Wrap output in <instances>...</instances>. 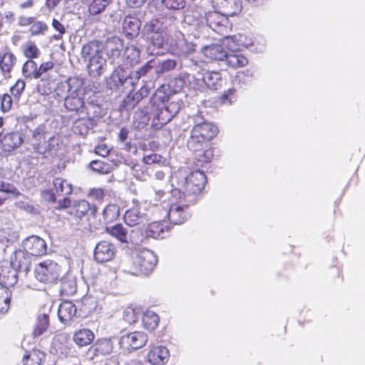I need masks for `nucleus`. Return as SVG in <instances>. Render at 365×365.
<instances>
[{
    "mask_svg": "<svg viewBox=\"0 0 365 365\" xmlns=\"http://www.w3.org/2000/svg\"><path fill=\"white\" fill-rule=\"evenodd\" d=\"M24 140V135L19 131L0 133V143L4 152H11L19 148Z\"/></svg>",
    "mask_w": 365,
    "mask_h": 365,
    "instance_id": "nucleus-17",
    "label": "nucleus"
},
{
    "mask_svg": "<svg viewBox=\"0 0 365 365\" xmlns=\"http://www.w3.org/2000/svg\"><path fill=\"white\" fill-rule=\"evenodd\" d=\"M94 339V334L88 329H82L75 332L73 341L79 346L83 347L89 345Z\"/></svg>",
    "mask_w": 365,
    "mask_h": 365,
    "instance_id": "nucleus-37",
    "label": "nucleus"
},
{
    "mask_svg": "<svg viewBox=\"0 0 365 365\" xmlns=\"http://www.w3.org/2000/svg\"><path fill=\"white\" fill-rule=\"evenodd\" d=\"M143 162L147 165L142 168L141 174L138 173V166L133 168L134 175L141 181H146L150 177V172L155 170V165H166L167 160L165 158L157 153L146 155L143 158Z\"/></svg>",
    "mask_w": 365,
    "mask_h": 365,
    "instance_id": "nucleus-12",
    "label": "nucleus"
},
{
    "mask_svg": "<svg viewBox=\"0 0 365 365\" xmlns=\"http://www.w3.org/2000/svg\"><path fill=\"white\" fill-rule=\"evenodd\" d=\"M48 315L46 314L38 315L33 332L34 336H38L43 334L48 327Z\"/></svg>",
    "mask_w": 365,
    "mask_h": 365,
    "instance_id": "nucleus-49",
    "label": "nucleus"
},
{
    "mask_svg": "<svg viewBox=\"0 0 365 365\" xmlns=\"http://www.w3.org/2000/svg\"><path fill=\"white\" fill-rule=\"evenodd\" d=\"M175 29V19L173 16H162L146 23L143 34L154 46L160 48L168 45L170 34Z\"/></svg>",
    "mask_w": 365,
    "mask_h": 365,
    "instance_id": "nucleus-3",
    "label": "nucleus"
},
{
    "mask_svg": "<svg viewBox=\"0 0 365 365\" xmlns=\"http://www.w3.org/2000/svg\"><path fill=\"white\" fill-rule=\"evenodd\" d=\"M150 92V88L143 85L140 89L133 95H128L123 100L124 107L127 109H133L144 98L147 97Z\"/></svg>",
    "mask_w": 365,
    "mask_h": 365,
    "instance_id": "nucleus-30",
    "label": "nucleus"
},
{
    "mask_svg": "<svg viewBox=\"0 0 365 365\" xmlns=\"http://www.w3.org/2000/svg\"><path fill=\"white\" fill-rule=\"evenodd\" d=\"M168 232V227L163 222L150 223L146 230L145 235L154 239H163Z\"/></svg>",
    "mask_w": 365,
    "mask_h": 365,
    "instance_id": "nucleus-29",
    "label": "nucleus"
},
{
    "mask_svg": "<svg viewBox=\"0 0 365 365\" xmlns=\"http://www.w3.org/2000/svg\"><path fill=\"white\" fill-rule=\"evenodd\" d=\"M22 73L26 78H38V66L33 60H27L22 68Z\"/></svg>",
    "mask_w": 365,
    "mask_h": 365,
    "instance_id": "nucleus-50",
    "label": "nucleus"
},
{
    "mask_svg": "<svg viewBox=\"0 0 365 365\" xmlns=\"http://www.w3.org/2000/svg\"><path fill=\"white\" fill-rule=\"evenodd\" d=\"M138 81L139 74L138 73H132L128 68L118 65L108 80L107 86L110 90L115 89L122 92L132 91Z\"/></svg>",
    "mask_w": 365,
    "mask_h": 365,
    "instance_id": "nucleus-6",
    "label": "nucleus"
},
{
    "mask_svg": "<svg viewBox=\"0 0 365 365\" xmlns=\"http://www.w3.org/2000/svg\"><path fill=\"white\" fill-rule=\"evenodd\" d=\"M11 299V292L0 283V318L9 310Z\"/></svg>",
    "mask_w": 365,
    "mask_h": 365,
    "instance_id": "nucleus-42",
    "label": "nucleus"
},
{
    "mask_svg": "<svg viewBox=\"0 0 365 365\" xmlns=\"http://www.w3.org/2000/svg\"><path fill=\"white\" fill-rule=\"evenodd\" d=\"M23 53L24 56L28 58V60H32L33 58H36L38 57L40 54V51L36 45L32 42L29 41L23 46Z\"/></svg>",
    "mask_w": 365,
    "mask_h": 365,
    "instance_id": "nucleus-55",
    "label": "nucleus"
},
{
    "mask_svg": "<svg viewBox=\"0 0 365 365\" xmlns=\"http://www.w3.org/2000/svg\"><path fill=\"white\" fill-rule=\"evenodd\" d=\"M148 336L143 331H133L121 336L119 339L120 349L125 353L132 351L143 347L148 342Z\"/></svg>",
    "mask_w": 365,
    "mask_h": 365,
    "instance_id": "nucleus-10",
    "label": "nucleus"
},
{
    "mask_svg": "<svg viewBox=\"0 0 365 365\" xmlns=\"http://www.w3.org/2000/svg\"><path fill=\"white\" fill-rule=\"evenodd\" d=\"M73 209L78 218H83L86 215L94 216L96 212L95 205H91L86 200H81L75 202Z\"/></svg>",
    "mask_w": 365,
    "mask_h": 365,
    "instance_id": "nucleus-33",
    "label": "nucleus"
},
{
    "mask_svg": "<svg viewBox=\"0 0 365 365\" xmlns=\"http://www.w3.org/2000/svg\"><path fill=\"white\" fill-rule=\"evenodd\" d=\"M140 29V21L138 19L127 16L123 21V29L125 36L129 38H133L139 34Z\"/></svg>",
    "mask_w": 365,
    "mask_h": 365,
    "instance_id": "nucleus-28",
    "label": "nucleus"
},
{
    "mask_svg": "<svg viewBox=\"0 0 365 365\" xmlns=\"http://www.w3.org/2000/svg\"><path fill=\"white\" fill-rule=\"evenodd\" d=\"M157 262L158 257L153 251L148 249L140 250L131 257L128 262L130 264L127 271L133 275H147L153 272Z\"/></svg>",
    "mask_w": 365,
    "mask_h": 365,
    "instance_id": "nucleus-5",
    "label": "nucleus"
},
{
    "mask_svg": "<svg viewBox=\"0 0 365 365\" xmlns=\"http://www.w3.org/2000/svg\"><path fill=\"white\" fill-rule=\"evenodd\" d=\"M147 202L133 200V206L129 208L124 215V220L127 225L134 227L147 224L150 220V213Z\"/></svg>",
    "mask_w": 365,
    "mask_h": 365,
    "instance_id": "nucleus-8",
    "label": "nucleus"
},
{
    "mask_svg": "<svg viewBox=\"0 0 365 365\" xmlns=\"http://www.w3.org/2000/svg\"><path fill=\"white\" fill-rule=\"evenodd\" d=\"M61 267L53 260L47 259L38 264L35 268L37 280L45 283L56 282L60 275Z\"/></svg>",
    "mask_w": 365,
    "mask_h": 365,
    "instance_id": "nucleus-9",
    "label": "nucleus"
},
{
    "mask_svg": "<svg viewBox=\"0 0 365 365\" xmlns=\"http://www.w3.org/2000/svg\"><path fill=\"white\" fill-rule=\"evenodd\" d=\"M106 232L122 243H129L131 241L128 229L122 224L107 227Z\"/></svg>",
    "mask_w": 365,
    "mask_h": 365,
    "instance_id": "nucleus-31",
    "label": "nucleus"
},
{
    "mask_svg": "<svg viewBox=\"0 0 365 365\" xmlns=\"http://www.w3.org/2000/svg\"><path fill=\"white\" fill-rule=\"evenodd\" d=\"M163 4L170 9H180L185 6L184 0H163Z\"/></svg>",
    "mask_w": 365,
    "mask_h": 365,
    "instance_id": "nucleus-63",
    "label": "nucleus"
},
{
    "mask_svg": "<svg viewBox=\"0 0 365 365\" xmlns=\"http://www.w3.org/2000/svg\"><path fill=\"white\" fill-rule=\"evenodd\" d=\"M141 317L143 325L145 329L153 330L158 326L160 319L153 311L147 310Z\"/></svg>",
    "mask_w": 365,
    "mask_h": 365,
    "instance_id": "nucleus-44",
    "label": "nucleus"
},
{
    "mask_svg": "<svg viewBox=\"0 0 365 365\" xmlns=\"http://www.w3.org/2000/svg\"><path fill=\"white\" fill-rule=\"evenodd\" d=\"M90 167L92 170L97 173L106 174L109 172V165L101 160H93L90 163Z\"/></svg>",
    "mask_w": 365,
    "mask_h": 365,
    "instance_id": "nucleus-56",
    "label": "nucleus"
},
{
    "mask_svg": "<svg viewBox=\"0 0 365 365\" xmlns=\"http://www.w3.org/2000/svg\"><path fill=\"white\" fill-rule=\"evenodd\" d=\"M141 316V312L139 308L128 307L123 312V318L127 323L133 324L135 323Z\"/></svg>",
    "mask_w": 365,
    "mask_h": 365,
    "instance_id": "nucleus-53",
    "label": "nucleus"
},
{
    "mask_svg": "<svg viewBox=\"0 0 365 365\" xmlns=\"http://www.w3.org/2000/svg\"><path fill=\"white\" fill-rule=\"evenodd\" d=\"M207 142L191 130L190 136L187 140V146L192 152H201Z\"/></svg>",
    "mask_w": 365,
    "mask_h": 365,
    "instance_id": "nucleus-47",
    "label": "nucleus"
},
{
    "mask_svg": "<svg viewBox=\"0 0 365 365\" xmlns=\"http://www.w3.org/2000/svg\"><path fill=\"white\" fill-rule=\"evenodd\" d=\"M58 138L56 137H51L44 147L38 143L34 145V149L36 153L46 157L48 154L52 153L58 149Z\"/></svg>",
    "mask_w": 365,
    "mask_h": 365,
    "instance_id": "nucleus-38",
    "label": "nucleus"
},
{
    "mask_svg": "<svg viewBox=\"0 0 365 365\" xmlns=\"http://www.w3.org/2000/svg\"><path fill=\"white\" fill-rule=\"evenodd\" d=\"M120 214V207L115 204H109L103 211V220L106 222H110L116 220Z\"/></svg>",
    "mask_w": 365,
    "mask_h": 365,
    "instance_id": "nucleus-52",
    "label": "nucleus"
},
{
    "mask_svg": "<svg viewBox=\"0 0 365 365\" xmlns=\"http://www.w3.org/2000/svg\"><path fill=\"white\" fill-rule=\"evenodd\" d=\"M123 49V42L120 38L113 36L107 39L105 50L110 63L120 65L123 61L122 52Z\"/></svg>",
    "mask_w": 365,
    "mask_h": 365,
    "instance_id": "nucleus-13",
    "label": "nucleus"
},
{
    "mask_svg": "<svg viewBox=\"0 0 365 365\" xmlns=\"http://www.w3.org/2000/svg\"><path fill=\"white\" fill-rule=\"evenodd\" d=\"M19 238V233L16 230L9 226L0 229V241L2 242H14Z\"/></svg>",
    "mask_w": 365,
    "mask_h": 365,
    "instance_id": "nucleus-51",
    "label": "nucleus"
},
{
    "mask_svg": "<svg viewBox=\"0 0 365 365\" xmlns=\"http://www.w3.org/2000/svg\"><path fill=\"white\" fill-rule=\"evenodd\" d=\"M180 36L182 37H178L173 43H170L171 52L179 57L187 56L192 53L195 51V45L185 39L181 33H180Z\"/></svg>",
    "mask_w": 365,
    "mask_h": 365,
    "instance_id": "nucleus-23",
    "label": "nucleus"
},
{
    "mask_svg": "<svg viewBox=\"0 0 365 365\" xmlns=\"http://www.w3.org/2000/svg\"><path fill=\"white\" fill-rule=\"evenodd\" d=\"M252 44L250 38H247L243 34H237L226 36L223 41V45L230 52H240L243 48H247Z\"/></svg>",
    "mask_w": 365,
    "mask_h": 365,
    "instance_id": "nucleus-20",
    "label": "nucleus"
},
{
    "mask_svg": "<svg viewBox=\"0 0 365 365\" xmlns=\"http://www.w3.org/2000/svg\"><path fill=\"white\" fill-rule=\"evenodd\" d=\"M223 62L227 67L235 69L247 66L248 59L240 52H227Z\"/></svg>",
    "mask_w": 365,
    "mask_h": 365,
    "instance_id": "nucleus-32",
    "label": "nucleus"
},
{
    "mask_svg": "<svg viewBox=\"0 0 365 365\" xmlns=\"http://www.w3.org/2000/svg\"><path fill=\"white\" fill-rule=\"evenodd\" d=\"M204 55L211 60L223 61L226 57L227 51L222 45L212 44L205 46L203 49Z\"/></svg>",
    "mask_w": 365,
    "mask_h": 365,
    "instance_id": "nucleus-34",
    "label": "nucleus"
},
{
    "mask_svg": "<svg viewBox=\"0 0 365 365\" xmlns=\"http://www.w3.org/2000/svg\"><path fill=\"white\" fill-rule=\"evenodd\" d=\"M56 96L64 99L65 108L70 111L88 114V107L84 102V81L78 77H70L59 83L56 89Z\"/></svg>",
    "mask_w": 365,
    "mask_h": 365,
    "instance_id": "nucleus-1",
    "label": "nucleus"
},
{
    "mask_svg": "<svg viewBox=\"0 0 365 365\" xmlns=\"http://www.w3.org/2000/svg\"><path fill=\"white\" fill-rule=\"evenodd\" d=\"M176 66V61L173 59H168L162 61L156 68L158 73H163L174 69Z\"/></svg>",
    "mask_w": 365,
    "mask_h": 365,
    "instance_id": "nucleus-57",
    "label": "nucleus"
},
{
    "mask_svg": "<svg viewBox=\"0 0 365 365\" xmlns=\"http://www.w3.org/2000/svg\"><path fill=\"white\" fill-rule=\"evenodd\" d=\"M169 202L167 205V216L171 223L180 225L190 217L189 204L194 202L187 201V198L178 195L174 196L172 191L170 193Z\"/></svg>",
    "mask_w": 365,
    "mask_h": 365,
    "instance_id": "nucleus-7",
    "label": "nucleus"
},
{
    "mask_svg": "<svg viewBox=\"0 0 365 365\" xmlns=\"http://www.w3.org/2000/svg\"><path fill=\"white\" fill-rule=\"evenodd\" d=\"M24 251L31 256H41L46 252V242L38 236L31 235L25 239L22 244Z\"/></svg>",
    "mask_w": 365,
    "mask_h": 365,
    "instance_id": "nucleus-14",
    "label": "nucleus"
},
{
    "mask_svg": "<svg viewBox=\"0 0 365 365\" xmlns=\"http://www.w3.org/2000/svg\"><path fill=\"white\" fill-rule=\"evenodd\" d=\"M43 356V353L33 351L29 354L24 356L23 364L24 365H41Z\"/></svg>",
    "mask_w": 365,
    "mask_h": 365,
    "instance_id": "nucleus-54",
    "label": "nucleus"
},
{
    "mask_svg": "<svg viewBox=\"0 0 365 365\" xmlns=\"http://www.w3.org/2000/svg\"><path fill=\"white\" fill-rule=\"evenodd\" d=\"M103 46L98 41H90L81 49L82 58L88 61L87 68L90 76L98 77L106 70V60L103 56Z\"/></svg>",
    "mask_w": 365,
    "mask_h": 365,
    "instance_id": "nucleus-4",
    "label": "nucleus"
},
{
    "mask_svg": "<svg viewBox=\"0 0 365 365\" xmlns=\"http://www.w3.org/2000/svg\"><path fill=\"white\" fill-rule=\"evenodd\" d=\"M88 121V118L86 119L84 118L77 120L74 123L75 132H78L80 135L87 133L89 129Z\"/></svg>",
    "mask_w": 365,
    "mask_h": 365,
    "instance_id": "nucleus-58",
    "label": "nucleus"
},
{
    "mask_svg": "<svg viewBox=\"0 0 365 365\" xmlns=\"http://www.w3.org/2000/svg\"><path fill=\"white\" fill-rule=\"evenodd\" d=\"M113 349V344L110 339H103L97 341L93 346V351L96 356H106L110 354Z\"/></svg>",
    "mask_w": 365,
    "mask_h": 365,
    "instance_id": "nucleus-45",
    "label": "nucleus"
},
{
    "mask_svg": "<svg viewBox=\"0 0 365 365\" xmlns=\"http://www.w3.org/2000/svg\"><path fill=\"white\" fill-rule=\"evenodd\" d=\"M255 76L254 71L251 69H245L238 71L234 78L235 83L240 87L250 85Z\"/></svg>",
    "mask_w": 365,
    "mask_h": 365,
    "instance_id": "nucleus-46",
    "label": "nucleus"
},
{
    "mask_svg": "<svg viewBox=\"0 0 365 365\" xmlns=\"http://www.w3.org/2000/svg\"><path fill=\"white\" fill-rule=\"evenodd\" d=\"M37 91L41 95H48L51 92V88L48 81L41 79L36 86Z\"/></svg>",
    "mask_w": 365,
    "mask_h": 365,
    "instance_id": "nucleus-62",
    "label": "nucleus"
},
{
    "mask_svg": "<svg viewBox=\"0 0 365 365\" xmlns=\"http://www.w3.org/2000/svg\"><path fill=\"white\" fill-rule=\"evenodd\" d=\"M78 317V309L76 304L70 301H64L59 305L58 317L61 322L64 324L72 321L74 317Z\"/></svg>",
    "mask_w": 365,
    "mask_h": 365,
    "instance_id": "nucleus-21",
    "label": "nucleus"
},
{
    "mask_svg": "<svg viewBox=\"0 0 365 365\" xmlns=\"http://www.w3.org/2000/svg\"><path fill=\"white\" fill-rule=\"evenodd\" d=\"M77 291L76 277L67 273L61 280L60 293L62 296H72Z\"/></svg>",
    "mask_w": 365,
    "mask_h": 365,
    "instance_id": "nucleus-27",
    "label": "nucleus"
},
{
    "mask_svg": "<svg viewBox=\"0 0 365 365\" xmlns=\"http://www.w3.org/2000/svg\"><path fill=\"white\" fill-rule=\"evenodd\" d=\"M165 108L168 109V113L172 115L174 118L180 111L181 108V104L179 101H172L168 104H165Z\"/></svg>",
    "mask_w": 365,
    "mask_h": 365,
    "instance_id": "nucleus-64",
    "label": "nucleus"
},
{
    "mask_svg": "<svg viewBox=\"0 0 365 365\" xmlns=\"http://www.w3.org/2000/svg\"><path fill=\"white\" fill-rule=\"evenodd\" d=\"M206 180L202 171L195 170L187 175L185 170H180L172 176V185L175 187L172 193L174 196L182 195L187 201L195 202L196 196L204 189Z\"/></svg>",
    "mask_w": 365,
    "mask_h": 365,
    "instance_id": "nucleus-2",
    "label": "nucleus"
},
{
    "mask_svg": "<svg viewBox=\"0 0 365 365\" xmlns=\"http://www.w3.org/2000/svg\"><path fill=\"white\" fill-rule=\"evenodd\" d=\"M203 81L207 87L217 91L222 86V75L217 71H207L203 74Z\"/></svg>",
    "mask_w": 365,
    "mask_h": 365,
    "instance_id": "nucleus-35",
    "label": "nucleus"
},
{
    "mask_svg": "<svg viewBox=\"0 0 365 365\" xmlns=\"http://www.w3.org/2000/svg\"><path fill=\"white\" fill-rule=\"evenodd\" d=\"M53 183L54 189L53 190V192L51 194L50 200L53 202L58 200L61 208L68 207L71 201L67 196L72 192L71 184L61 178H55Z\"/></svg>",
    "mask_w": 365,
    "mask_h": 365,
    "instance_id": "nucleus-11",
    "label": "nucleus"
},
{
    "mask_svg": "<svg viewBox=\"0 0 365 365\" xmlns=\"http://www.w3.org/2000/svg\"><path fill=\"white\" fill-rule=\"evenodd\" d=\"M97 307L96 301L91 297H84L82 301L79 303L78 307V317H86L93 311H95Z\"/></svg>",
    "mask_w": 365,
    "mask_h": 365,
    "instance_id": "nucleus-40",
    "label": "nucleus"
},
{
    "mask_svg": "<svg viewBox=\"0 0 365 365\" xmlns=\"http://www.w3.org/2000/svg\"><path fill=\"white\" fill-rule=\"evenodd\" d=\"M48 26L43 21H36L32 24L30 28V32L33 36H37L41 34H44V33L47 31Z\"/></svg>",
    "mask_w": 365,
    "mask_h": 365,
    "instance_id": "nucleus-59",
    "label": "nucleus"
},
{
    "mask_svg": "<svg viewBox=\"0 0 365 365\" xmlns=\"http://www.w3.org/2000/svg\"><path fill=\"white\" fill-rule=\"evenodd\" d=\"M20 274L16 268L11 267V262H4L0 264V283L3 286H14L18 282V275Z\"/></svg>",
    "mask_w": 365,
    "mask_h": 365,
    "instance_id": "nucleus-19",
    "label": "nucleus"
},
{
    "mask_svg": "<svg viewBox=\"0 0 365 365\" xmlns=\"http://www.w3.org/2000/svg\"><path fill=\"white\" fill-rule=\"evenodd\" d=\"M228 16L224 15L220 11L208 13L206 16L207 26L217 34H223L227 31L229 21Z\"/></svg>",
    "mask_w": 365,
    "mask_h": 365,
    "instance_id": "nucleus-16",
    "label": "nucleus"
},
{
    "mask_svg": "<svg viewBox=\"0 0 365 365\" xmlns=\"http://www.w3.org/2000/svg\"><path fill=\"white\" fill-rule=\"evenodd\" d=\"M88 5V13L91 16L101 14L109 5L112 0H83Z\"/></svg>",
    "mask_w": 365,
    "mask_h": 365,
    "instance_id": "nucleus-41",
    "label": "nucleus"
},
{
    "mask_svg": "<svg viewBox=\"0 0 365 365\" xmlns=\"http://www.w3.org/2000/svg\"><path fill=\"white\" fill-rule=\"evenodd\" d=\"M166 91L167 88L165 86H162L155 91L150 101L151 107L156 106L157 105H165V103L170 99V94Z\"/></svg>",
    "mask_w": 365,
    "mask_h": 365,
    "instance_id": "nucleus-43",
    "label": "nucleus"
},
{
    "mask_svg": "<svg viewBox=\"0 0 365 365\" xmlns=\"http://www.w3.org/2000/svg\"><path fill=\"white\" fill-rule=\"evenodd\" d=\"M212 4L215 10L227 16H237L242 9V0H212Z\"/></svg>",
    "mask_w": 365,
    "mask_h": 365,
    "instance_id": "nucleus-15",
    "label": "nucleus"
},
{
    "mask_svg": "<svg viewBox=\"0 0 365 365\" xmlns=\"http://www.w3.org/2000/svg\"><path fill=\"white\" fill-rule=\"evenodd\" d=\"M192 130L207 143L217 133V127L212 123L203 122L195 125Z\"/></svg>",
    "mask_w": 365,
    "mask_h": 365,
    "instance_id": "nucleus-25",
    "label": "nucleus"
},
{
    "mask_svg": "<svg viewBox=\"0 0 365 365\" xmlns=\"http://www.w3.org/2000/svg\"><path fill=\"white\" fill-rule=\"evenodd\" d=\"M116 248L108 241H101L94 250V259L98 262L103 263L111 261L115 256Z\"/></svg>",
    "mask_w": 365,
    "mask_h": 365,
    "instance_id": "nucleus-18",
    "label": "nucleus"
},
{
    "mask_svg": "<svg viewBox=\"0 0 365 365\" xmlns=\"http://www.w3.org/2000/svg\"><path fill=\"white\" fill-rule=\"evenodd\" d=\"M0 191L13 194L16 197H18L20 195V192L14 185L4 181H0Z\"/></svg>",
    "mask_w": 365,
    "mask_h": 365,
    "instance_id": "nucleus-60",
    "label": "nucleus"
},
{
    "mask_svg": "<svg viewBox=\"0 0 365 365\" xmlns=\"http://www.w3.org/2000/svg\"><path fill=\"white\" fill-rule=\"evenodd\" d=\"M16 56L11 52H6L0 60V68L6 78L11 76V71L16 63Z\"/></svg>",
    "mask_w": 365,
    "mask_h": 365,
    "instance_id": "nucleus-36",
    "label": "nucleus"
},
{
    "mask_svg": "<svg viewBox=\"0 0 365 365\" xmlns=\"http://www.w3.org/2000/svg\"><path fill=\"white\" fill-rule=\"evenodd\" d=\"M148 108L140 109L136 111L133 116L134 125L138 129L144 128L153 118L151 115V108L148 110Z\"/></svg>",
    "mask_w": 365,
    "mask_h": 365,
    "instance_id": "nucleus-39",
    "label": "nucleus"
},
{
    "mask_svg": "<svg viewBox=\"0 0 365 365\" xmlns=\"http://www.w3.org/2000/svg\"><path fill=\"white\" fill-rule=\"evenodd\" d=\"M214 157V149L212 148H207L205 150L199 152L198 160L202 163H208Z\"/></svg>",
    "mask_w": 365,
    "mask_h": 365,
    "instance_id": "nucleus-61",
    "label": "nucleus"
},
{
    "mask_svg": "<svg viewBox=\"0 0 365 365\" xmlns=\"http://www.w3.org/2000/svg\"><path fill=\"white\" fill-rule=\"evenodd\" d=\"M170 357L168 349L164 346L153 347L148 354V361L153 365H164Z\"/></svg>",
    "mask_w": 365,
    "mask_h": 365,
    "instance_id": "nucleus-24",
    "label": "nucleus"
},
{
    "mask_svg": "<svg viewBox=\"0 0 365 365\" xmlns=\"http://www.w3.org/2000/svg\"><path fill=\"white\" fill-rule=\"evenodd\" d=\"M127 65L130 66L138 63L140 61V50L135 46H127L124 51Z\"/></svg>",
    "mask_w": 365,
    "mask_h": 365,
    "instance_id": "nucleus-48",
    "label": "nucleus"
},
{
    "mask_svg": "<svg viewBox=\"0 0 365 365\" xmlns=\"http://www.w3.org/2000/svg\"><path fill=\"white\" fill-rule=\"evenodd\" d=\"M26 254L24 251L15 250L11 257V267L16 268L20 274L26 275L30 271L31 262Z\"/></svg>",
    "mask_w": 365,
    "mask_h": 365,
    "instance_id": "nucleus-22",
    "label": "nucleus"
},
{
    "mask_svg": "<svg viewBox=\"0 0 365 365\" xmlns=\"http://www.w3.org/2000/svg\"><path fill=\"white\" fill-rule=\"evenodd\" d=\"M151 115H153V123L157 126L165 125L173 118L170 112L168 113L165 105H157L151 107Z\"/></svg>",
    "mask_w": 365,
    "mask_h": 365,
    "instance_id": "nucleus-26",
    "label": "nucleus"
}]
</instances>
